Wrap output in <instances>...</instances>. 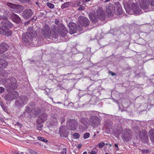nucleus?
Segmentation results:
<instances>
[{
    "label": "nucleus",
    "instance_id": "nucleus-3",
    "mask_svg": "<svg viewBox=\"0 0 154 154\" xmlns=\"http://www.w3.org/2000/svg\"><path fill=\"white\" fill-rule=\"evenodd\" d=\"M53 27H54V31L55 34L57 35L59 34L62 37H65L66 35L67 31L63 25L60 24L58 26V30L55 26H53Z\"/></svg>",
    "mask_w": 154,
    "mask_h": 154
},
{
    "label": "nucleus",
    "instance_id": "nucleus-9",
    "mask_svg": "<svg viewBox=\"0 0 154 154\" xmlns=\"http://www.w3.org/2000/svg\"><path fill=\"white\" fill-rule=\"evenodd\" d=\"M78 20L80 25L85 27L88 26L90 22L88 19L83 16H80Z\"/></svg>",
    "mask_w": 154,
    "mask_h": 154
},
{
    "label": "nucleus",
    "instance_id": "nucleus-2",
    "mask_svg": "<svg viewBox=\"0 0 154 154\" xmlns=\"http://www.w3.org/2000/svg\"><path fill=\"white\" fill-rule=\"evenodd\" d=\"M36 36L35 32L33 31L32 27H29L28 29V32L22 35V40L24 43H28L32 41Z\"/></svg>",
    "mask_w": 154,
    "mask_h": 154
},
{
    "label": "nucleus",
    "instance_id": "nucleus-59",
    "mask_svg": "<svg viewBox=\"0 0 154 154\" xmlns=\"http://www.w3.org/2000/svg\"><path fill=\"white\" fill-rule=\"evenodd\" d=\"M105 154H109L107 153H106Z\"/></svg>",
    "mask_w": 154,
    "mask_h": 154
},
{
    "label": "nucleus",
    "instance_id": "nucleus-31",
    "mask_svg": "<svg viewBox=\"0 0 154 154\" xmlns=\"http://www.w3.org/2000/svg\"><path fill=\"white\" fill-rule=\"evenodd\" d=\"M12 94L14 95V99H15L19 95L18 92L16 91H14L12 93Z\"/></svg>",
    "mask_w": 154,
    "mask_h": 154
},
{
    "label": "nucleus",
    "instance_id": "nucleus-52",
    "mask_svg": "<svg viewBox=\"0 0 154 154\" xmlns=\"http://www.w3.org/2000/svg\"><path fill=\"white\" fill-rule=\"evenodd\" d=\"M14 154H19L18 152H16L14 153Z\"/></svg>",
    "mask_w": 154,
    "mask_h": 154
},
{
    "label": "nucleus",
    "instance_id": "nucleus-49",
    "mask_svg": "<svg viewBox=\"0 0 154 154\" xmlns=\"http://www.w3.org/2000/svg\"><path fill=\"white\" fill-rule=\"evenodd\" d=\"M42 141H43L45 143H47L48 142V140L45 139L44 138H43V140Z\"/></svg>",
    "mask_w": 154,
    "mask_h": 154
},
{
    "label": "nucleus",
    "instance_id": "nucleus-25",
    "mask_svg": "<svg viewBox=\"0 0 154 154\" xmlns=\"http://www.w3.org/2000/svg\"><path fill=\"white\" fill-rule=\"evenodd\" d=\"M14 95L12 94V93H9L5 96L4 98L7 101H10L14 99Z\"/></svg>",
    "mask_w": 154,
    "mask_h": 154
},
{
    "label": "nucleus",
    "instance_id": "nucleus-23",
    "mask_svg": "<svg viewBox=\"0 0 154 154\" xmlns=\"http://www.w3.org/2000/svg\"><path fill=\"white\" fill-rule=\"evenodd\" d=\"M8 65V62L5 60L0 59V70L6 68Z\"/></svg>",
    "mask_w": 154,
    "mask_h": 154
},
{
    "label": "nucleus",
    "instance_id": "nucleus-19",
    "mask_svg": "<svg viewBox=\"0 0 154 154\" xmlns=\"http://www.w3.org/2000/svg\"><path fill=\"white\" fill-rule=\"evenodd\" d=\"M89 17L90 20L94 23L96 22L98 19L96 13L93 11L90 13Z\"/></svg>",
    "mask_w": 154,
    "mask_h": 154
},
{
    "label": "nucleus",
    "instance_id": "nucleus-8",
    "mask_svg": "<svg viewBox=\"0 0 154 154\" xmlns=\"http://www.w3.org/2000/svg\"><path fill=\"white\" fill-rule=\"evenodd\" d=\"M1 19L3 20L1 22L2 25L7 28H11L12 26V24L8 20V18L6 17L2 16Z\"/></svg>",
    "mask_w": 154,
    "mask_h": 154
},
{
    "label": "nucleus",
    "instance_id": "nucleus-24",
    "mask_svg": "<svg viewBox=\"0 0 154 154\" xmlns=\"http://www.w3.org/2000/svg\"><path fill=\"white\" fill-rule=\"evenodd\" d=\"M80 122L84 125V126L82 128L83 129H85L88 126V123L87 119L86 118H82L80 119Z\"/></svg>",
    "mask_w": 154,
    "mask_h": 154
},
{
    "label": "nucleus",
    "instance_id": "nucleus-18",
    "mask_svg": "<svg viewBox=\"0 0 154 154\" xmlns=\"http://www.w3.org/2000/svg\"><path fill=\"white\" fill-rule=\"evenodd\" d=\"M139 2L141 8L143 9H146L148 7L149 2L148 3L147 0H139Z\"/></svg>",
    "mask_w": 154,
    "mask_h": 154
},
{
    "label": "nucleus",
    "instance_id": "nucleus-42",
    "mask_svg": "<svg viewBox=\"0 0 154 154\" xmlns=\"http://www.w3.org/2000/svg\"><path fill=\"white\" fill-rule=\"evenodd\" d=\"M55 23L56 25L60 23V21L58 19H56L55 20Z\"/></svg>",
    "mask_w": 154,
    "mask_h": 154
},
{
    "label": "nucleus",
    "instance_id": "nucleus-1",
    "mask_svg": "<svg viewBox=\"0 0 154 154\" xmlns=\"http://www.w3.org/2000/svg\"><path fill=\"white\" fill-rule=\"evenodd\" d=\"M124 7L127 12L128 14H131V12L136 14H139L141 13V8L137 3H133L131 5H128V3H125L124 5Z\"/></svg>",
    "mask_w": 154,
    "mask_h": 154
},
{
    "label": "nucleus",
    "instance_id": "nucleus-15",
    "mask_svg": "<svg viewBox=\"0 0 154 154\" xmlns=\"http://www.w3.org/2000/svg\"><path fill=\"white\" fill-rule=\"evenodd\" d=\"M68 26L69 28V32L70 34L75 33L76 31L77 27L75 23L70 22L68 24Z\"/></svg>",
    "mask_w": 154,
    "mask_h": 154
},
{
    "label": "nucleus",
    "instance_id": "nucleus-35",
    "mask_svg": "<svg viewBox=\"0 0 154 154\" xmlns=\"http://www.w3.org/2000/svg\"><path fill=\"white\" fill-rule=\"evenodd\" d=\"M105 145V143L103 142L100 143L98 144V146L100 148H102Z\"/></svg>",
    "mask_w": 154,
    "mask_h": 154
},
{
    "label": "nucleus",
    "instance_id": "nucleus-57",
    "mask_svg": "<svg viewBox=\"0 0 154 154\" xmlns=\"http://www.w3.org/2000/svg\"><path fill=\"white\" fill-rule=\"evenodd\" d=\"M85 1L86 2H89L91 0H85Z\"/></svg>",
    "mask_w": 154,
    "mask_h": 154
},
{
    "label": "nucleus",
    "instance_id": "nucleus-22",
    "mask_svg": "<svg viewBox=\"0 0 154 154\" xmlns=\"http://www.w3.org/2000/svg\"><path fill=\"white\" fill-rule=\"evenodd\" d=\"M114 10V6L111 4H110L109 6L106 7V11L109 16H111L113 15Z\"/></svg>",
    "mask_w": 154,
    "mask_h": 154
},
{
    "label": "nucleus",
    "instance_id": "nucleus-28",
    "mask_svg": "<svg viewBox=\"0 0 154 154\" xmlns=\"http://www.w3.org/2000/svg\"><path fill=\"white\" fill-rule=\"evenodd\" d=\"M118 7L116 10V13L117 15H121L122 14V11L121 6L120 4L118 5Z\"/></svg>",
    "mask_w": 154,
    "mask_h": 154
},
{
    "label": "nucleus",
    "instance_id": "nucleus-16",
    "mask_svg": "<svg viewBox=\"0 0 154 154\" xmlns=\"http://www.w3.org/2000/svg\"><path fill=\"white\" fill-rule=\"evenodd\" d=\"M10 18L13 21L17 23L21 22V20L20 17L16 14H12L10 15Z\"/></svg>",
    "mask_w": 154,
    "mask_h": 154
},
{
    "label": "nucleus",
    "instance_id": "nucleus-30",
    "mask_svg": "<svg viewBox=\"0 0 154 154\" xmlns=\"http://www.w3.org/2000/svg\"><path fill=\"white\" fill-rule=\"evenodd\" d=\"M70 3L68 2H66L65 3L62 5L61 8L62 9H64L67 8L69 5Z\"/></svg>",
    "mask_w": 154,
    "mask_h": 154
},
{
    "label": "nucleus",
    "instance_id": "nucleus-45",
    "mask_svg": "<svg viewBox=\"0 0 154 154\" xmlns=\"http://www.w3.org/2000/svg\"><path fill=\"white\" fill-rule=\"evenodd\" d=\"M60 120V121H61L62 122H64L65 121V119L63 117L61 118Z\"/></svg>",
    "mask_w": 154,
    "mask_h": 154
},
{
    "label": "nucleus",
    "instance_id": "nucleus-47",
    "mask_svg": "<svg viewBox=\"0 0 154 154\" xmlns=\"http://www.w3.org/2000/svg\"><path fill=\"white\" fill-rule=\"evenodd\" d=\"M115 147H116V150H119V148H118V146L117 145V144H115Z\"/></svg>",
    "mask_w": 154,
    "mask_h": 154
},
{
    "label": "nucleus",
    "instance_id": "nucleus-6",
    "mask_svg": "<svg viewBox=\"0 0 154 154\" xmlns=\"http://www.w3.org/2000/svg\"><path fill=\"white\" fill-rule=\"evenodd\" d=\"M42 33L45 38H49L50 37V26L48 25H45L42 28Z\"/></svg>",
    "mask_w": 154,
    "mask_h": 154
},
{
    "label": "nucleus",
    "instance_id": "nucleus-46",
    "mask_svg": "<svg viewBox=\"0 0 154 154\" xmlns=\"http://www.w3.org/2000/svg\"><path fill=\"white\" fill-rule=\"evenodd\" d=\"M90 154H96V152L94 150H92L91 151Z\"/></svg>",
    "mask_w": 154,
    "mask_h": 154
},
{
    "label": "nucleus",
    "instance_id": "nucleus-43",
    "mask_svg": "<svg viewBox=\"0 0 154 154\" xmlns=\"http://www.w3.org/2000/svg\"><path fill=\"white\" fill-rule=\"evenodd\" d=\"M20 2H28L30 1V0H19Z\"/></svg>",
    "mask_w": 154,
    "mask_h": 154
},
{
    "label": "nucleus",
    "instance_id": "nucleus-20",
    "mask_svg": "<svg viewBox=\"0 0 154 154\" xmlns=\"http://www.w3.org/2000/svg\"><path fill=\"white\" fill-rule=\"evenodd\" d=\"M8 48V45L5 43L0 44V54H2L7 50Z\"/></svg>",
    "mask_w": 154,
    "mask_h": 154
},
{
    "label": "nucleus",
    "instance_id": "nucleus-5",
    "mask_svg": "<svg viewBox=\"0 0 154 154\" xmlns=\"http://www.w3.org/2000/svg\"><path fill=\"white\" fill-rule=\"evenodd\" d=\"M89 121V124L94 128L97 127L100 123V119L96 116H91Z\"/></svg>",
    "mask_w": 154,
    "mask_h": 154
},
{
    "label": "nucleus",
    "instance_id": "nucleus-39",
    "mask_svg": "<svg viewBox=\"0 0 154 154\" xmlns=\"http://www.w3.org/2000/svg\"><path fill=\"white\" fill-rule=\"evenodd\" d=\"M85 7L82 6L81 5L79 6L78 9V10L79 11L84 10Z\"/></svg>",
    "mask_w": 154,
    "mask_h": 154
},
{
    "label": "nucleus",
    "instance_id": "nucleus-55",
    "mask_svg": "<svg viewBox=\"0 0 154 154\" xmlns=\"http://www.w3.org/2000/svg\"><path fill=\"white\" fill-rule=\"evenodd\" d=\"M109 1V0H106L104 2H106Z\"/></svg>",
    "mask_w": 154,
    "mask_h": 154
},
{
    "label": "nucleus",
    "instance_id": "nucleus-11",
    "mask_svg": "<svg viewBox=\"0 0 154 154\" xmlns=\"http://www.w3.org/2000/svg\"><path fill=\"white\" fill-rule=\"evenodd\" d=\"M28 100V98L26 97L21 96L16 101L15 104L17 106H21L25 104Z\"/></svg>",
    "mask_w": 154,
    "mask_h": 154
},
{
    "label": "nucleus",
    "instance_id": "nucleus-7",
    "mask_svg": "<svg viewBox=\"0 0 154 154\" xmlns=\"http://www.w3.org/2000/svg\"><path fill=\"white\" fill-rule=\"evenodd\" d=\"M139 136L141 140L144 143H147L149 140L146 131L142 130L140 131Z\"/></svg>",
    "mask_w": 154,
    "mask_h": 154
},
{
    "label": "nucleus",
    "instance_id": "nucleus-54",
    "mask_svg": "<svg viewBox=\"0 0 154 154\" xmlns=\"http://www.w3.org/2000/svg\"><path fill=\"white\" fill-rule=\"evenodd\" d=\"M109 1V0H106L104 2H106Z\"/></svg>",
    "mask_w": 154,
    "mask_h": 154
},
{
    "label": "nucleus",
    "instance_id": "nucleus-14",
    "mask_svg": "<svg viewBox=\"0 0 154 154\" xmlns=\"http://www.w3.org/2000/svg\"><path fill=\"white\" fill-rule=\"evenodd\" d=\"M33 12L32 10L30 9L24 10L22 13V16L25 19L30 18L32 15Z\"/></svg>",
    "mask_w": 154,
    "mask_h": 154
},
{
    "label": "nucleus",
    "instance_id": "nucleus-32",
    "mask_svg": "<svg viewBox=\"0 0 154 154\" xmlns=\"http://www.w3.org/2000/svg\"><path fill=\"white\" fill-rule=\"evenodd\" d=\"M73 136L74 138L77 139H78L80 137V135L78 133H74Z\"/></svg>",
    "mask_w": 154,
    "mask_h": 154
},
{
    "label": "nucleus",
    "instance_id": "nucleus-41",
    "mask_svg": "<svg viewBox=\"0 0 154 154\" xmlns=\"http://www.w3.org/2000/svg\"><path fill=\"white\" fill-rule=\"evenodd\" d=\"M0 104L2 107L3 110H5L6 109V108L4 104H3L1 103Z\"/></svg>",
    "mask_w": 154,
    "mask_h": 154
},
{
    "label": "nucleus",
    "instance_id": "nucleus-56",
    "mask_svg": "<svg viewBox=\"0 0 154 154\" xmlns=\"http://www.w3.org/2000/svg\"><path fill=\"white\" fill-rule=\"evenodd\" d=\"M83 154H87V152H84Z\"/></svg>",
    "mask_w": 154,
    "mask_h": 154
},
{
    "label": "nucleus",
    "instance_id": "nucleus-36",
    "mask_svg": "<svg viewBox=\"0 0 154 154\" xmlns=\"http://www.w3.org/2000/svg\"><path fill=\"white\" fill-rule=\"evenodd\" d=\"M29 152L31 154H39L38 153L34 151L32 149L29 150Z\"/></svg>",
    "mask_w": 154,
    "mask_h": 154
},
{
    "label": "nucleus",
    "instance_id": "nucleus-48",
    "mask_svg": "<svg viewBox=\"0 0 154 154\" xmlns=\"http://www.w3.org/2000/svg\"><path fill=\"white\" fill-rule=\"evenodd\" d=\"M110 73L111 74V75H112V76H114L116 75V73H113L111 72H110Z\"/></svg>",
    "mask_w": 154,
    "mask_h": 154
},
{
    "label": "nucleus",
    "instance_id": "nucleus-21",
    "mask_svg": "<svg viewBox=\"0 0 154 154\" xmlns=\"http://www.w3.org/2000/svg\"><path fill=\"white\" fill-rule=\"evenodd\" d=\"M47 117V115L46 114H42L39 117L37 120V123L38 124L44 122L46 120Z\"/></svg>",
    "mask_w": 154,
    "mask_h": 154
},
{
    "label": "nucleus",
    "instance_id": "nucleus-44",
    "mask_svg": "<svg viewBox=\"0 0 154 154\" xmlns=\"http://www.w3.org/2000/svg\"><path fill=\"white\" fill-rule=\"evenodd\" d=\"M44 137H37V139L38 140L42 141L43 140Z\"/></svg>",
    "mask_w": 154,
    "mask_h": 154
},
{
    "label": "nucleus",
    "instance_id": "nucleus-4",
    "mask_svg": "<svg viewBox=\"0 0 154 154\" xmlns=\"http://www.w3.org/2000/svg\"><path fill=\"white\" fill-rule=\"evenodd\" d=\"M66 123L67 127L70 130H75L78 126V123L75 120L69 119L67 122Z\"/></svg>",
    "mask_w": 154,
    "mask_h": 154
},
{
    "label": "nucleus",
    "instance_id": "nucleus-13",
    "mask_svg": "<svg viewBox=\"0 0 154 154\" xmlns=\"http://www.w3.org/2000/svg\"><path fill=\"white\" fill-rule=\"evenodd\" d=\"M96 14L98 19L100 20H103L105 18V15L104 11L102 8L99 7L96 11Z\"/></svg>",
    "mask_w": 154,
    "mask_h": 154
},
{
    "label": "nucleus",
    "instance_id": "nucleus-29",
    "mask_svg": "<svg viewBox=\"0 0 154 154\" xmlns=\"http://www.w3.org/2000/svg\"><path fill=\"white\" fill-rule=\"evenodd\" d=\"M11 79L14 81L12 82V83L10 84V85L9 87V89L14 88L13 86L15 85L16 83V79L14 78H11Z\"/></svg>",
    "mask_w": 154,
    "mask_h": 154
},
{
    "label": "nucleus",
    "instance_id": "nucleus-40",
    "mask_svg": "<svg viewBox=\"0 0 154 154\" xmlns=\"http://www.w3.org/2000/svg\"><path fill=\"white\" fill-rule=\"evenodd\" d=\"M5 91L4 88L2 87H0V94L3 93Z\"/></svg>",
    "mask_w": 154,
    "mask_h": 154
},
{
    "label": "nucleus",
    "instance_id": "nucleus-37",
    "mask_svg": "<svg viewBox=\"0 0 154 154\" xmlns=\"http://www.w3.org/2000/svg\"><path fill=\"white\" fill-rule=\"evenodd\" d=\"M61 153L62 154H66V148H63V150L61 152Z\"/></svg>",
    "mask_w": 154,
    "mask_h": 154
},
{
    "label": "nucleus",
    "instance_id": "nucleus-26",
    "mask_svg": "<svg viewBox=\"0 0 154 154\" xmlns=\"http://www.w3.org/2000/svg\"><path fill=\"white\" fill-rule=\"evenodd\" d=\"M148 134L151 141L154 143V129L150 130L149 131Z\"/></svg>",
    "mask_w": 154,
    "mask_h": 154
},
{
    "label": "nucleus",
    "instance_id": "nucleus-50",
    "mask_svg": "<svg viewBox=\"0 0 154 154\" xmlns=\"http://www.w3.org/2000/svg\"><path fill=\"white\" fill-rule=\"evenodd\" d=\"M81 145L79 144L77 147L78 148H80L81 147Z\"/></svg>",
    "mask_w": 154,
    "mask_h": 154
},
{
    "label": "nucleus",
    "instance_id": "nucleus-17",
    "mask_svg": "<svg viewBox=\"0 0 154 154\" xmlns=\"http://www.w3.org/2000/svg\"><path fill=\"white\" fill-rule=\"evenodd\" d=\"M60 134L62 137H66L68 135L67 132L66 130V127L65 126H62L60 128Z\"/></svg>",
    "mask_w": 154,
    "mask_h": 154
},
{
    "label": "nucleus",
    "instance_id": "nucleus-27",
    "mask_svg": "<svg viewBox=\"0 0 154 154\" xmlns=\"http://www.w3.org/2000/svg\"><path fill=\"white\" fill-rule=\"evenodd\" d=\"M31 110L30 108H26L22 115L26 118L29 117L30 116L29 114Z\"/></svg>",
    "mask_w": 154,
    "mask_h": 154
},
{
    "label": "nucleus",
    "instance_id": "nucleus-60",
    "mask_svg": "<svg viewBox=\"0 0 154 154\" xmlns=\"http://www.w3.org/2000/svg\"><path fill=\"white\" fill-rule=\"evenodd\" d=\"M91 113V114H92V113Z\"/></svg>",
    "mask_w": 154,
    "mask_h": 154
},
{
    "label": "nucleus",
    "instance_id": "nucleus-33",
    "mask_svg": "<svg viewBox=\"0 0 154 154\" xmlns=\"http://www.w3.org/2000/svg\"><path fill=\"white\" fill-rule=\"evenodd\" d=\"M47 6L51 8H54V5L48 2L47 3Z\"/></svg>",
    "mask_w": 154,
    "mask_h": 154
},
{
    "label": "nucleus",
    "instance_id": "nucleus-10",
    "mask_svg": "<svg viewBox=\"0 0 154 154\" xmlns=\"http://www.w3.org/2000/svg\"><path fill=\"white\" fill-rule=\"evenodd\" d=\"M0 34L8 36L12 35V32L10 29L3 26H0Z\"/></svg>",
    "mask_w": 154,
    "mask_h": 154
},
{
    "label": "nucleus",
    "instance_id": "nucleus-58",
    "mask_svg": "<svg viewBox=\"0 0 154 154\" xmlns=\"http://www.w3.org/2000/svg\"><path fill=\"white\" fill-rule=\"evenodd\" d=\"M80 5H76V6H74V7H77V6H79Z\"/></svg>",
    "mask_w": 154,
    "mask_h": 154
},
{
    "label": "nucleus",
    "instance_id": "nucleus-51",
    "mask_svg": "<svg viewBox=\"0 0 154 154\" xmlns=\"http://www.w3.org/2000/svg\"><path fill=\"white\" fill-rule=\"evenodd\" d=\"M29 23H30V21H28L27 22H26L24 24H25V25H26L28 24Z\"/></svg>",
    "mask_w": 154,
    "mask_h": 154
},
{
    "label": "nucleus",
    "instance_id": "nucleus-38",
    "mask_svg": "<svg viewBox=\"0 0 154 154\" xmlns=\"http://www.w3.org/2000/svg\"><path fill=\"white\" fill-rule=\"evenodd\" d=\"M149 4L151 6H154V0H149Z\"/></svg>",
    "mask_w": 154,
    "mask_h": 154
},
{
    "label": "nucleus",
    "instance_id": "nucleus-53",
    "mask_svg": "<svg viewBox=\"0 0 154 154\" xmlns=\"http://www.w3.org/2000/svg\"><path fill=\"white\" fill-rule=\"evenodd\" d=\"M35 4L37 5H38L39 4V2H37L35 3Z\"/></svg>",
    "mask_w": 154,
    "mask_h": 154
},
{
    "label": "nucleus",
    "instance_id": "nucleus-12",
    "mask_svg": "<svg viewBox=\"0 0 154 154\" xmlns=\"http://www.w3.org/2000/svg\"><path fill=\"white\" fill-rule=\"evenodd\" d=\"M7 5L11 8H13L14 11L16 13L20 12L23 10V7L20 5L14 4L11 3H7Z\"/></svg>",
    "mask_w": 154,
    "mask_h": 154
},
{
    "label": "nucleus",
    "instance_id": "nucleus-34",
    "mask_svg": "<svg viewBox=\"0 0 154 154\" xmlns=\"http://www.w3.org/2000/svg\"><path fill=\"white\" fill-rule=\"evenodd\" d=\"M90 136V134L89 133H86L84 135V137L85 139H86L89 137Z\"/></svg>",
    "mask_w": 154,
    "mask_h": 154
}]
</instances>
